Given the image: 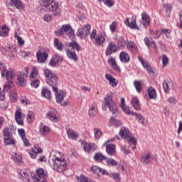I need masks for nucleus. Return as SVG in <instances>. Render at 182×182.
I'll use <instances>...</instances> for the list:
<instances>
[{"mask_svg":"<svg viewBox=\"0 0 182 182\" xmlns=\"http://www.w3.org/2000/svg\"><path fill=\"white\" fill-rule=\"evenodd\" d=\"M105 102L102 104V110L109 109V112L112 114V117L109 119V123L114 124L115 127H119V126H122V122L119 119H116V116L119 114V112L117 111V106H116V102L113 101V98H112V95H107L104 98Z\"/></svg>","mask_w":182,"mask_h":182,"instance_id":"1","label":"nucleus"},{"mask_svg":"<svg viewBox=\"0 0 182 182\" xmlns=\"http://www.w3.org/2000/svg\"><path fill=\"white\" fill-rule=\"evenodd\" d=\"M53 154L50 156L48 161L49 164L52 166L53 170L58 173H63L68 168V161L65 159V156L60 152L53 151Z\"/></svg>","mask_w":182,"mask_h":182,"instance_id":"2","label":"nucleus"},{"mask_svg":"<svg viewBox=\"0 0 182 182\" xmlns=\"http://www.w3.org/2000/svg\"><path fill=\"white\" fill-rule=\"evenodd\" d=\"M43 72L47 85H49V86L52 87L53 90H57L58 75H56V74L53 73V72L48 68H43Z\"/></svg>","mask_w":182,"mask_h":182,"instance_id":"3","label":"nucleus"},{"mask_svg":"<svg viewBox=\"0 0 182 182\" xmlns=\"http://www.w3.org/2000/svg\"><path fill=\"white\" fill-rule=\"evenodd\" d=\"M68 48L65 50V53L67 55V58L70 59L71 60H74V62H77L79 59L77 58V55H76V52L75 49L79 52L81 50L80 46L77 44V43L74 41L68 43Z\"/></svg>","mask_w":182,"mask_h":182,"instance_id":"4","label":"nucleus"},{"mask_svg":"<svg viewBox=\"0 0 182 182\" xmlns=\"http://www.w3.org/2000/svg\"><path fill=\"white\" fill-rule=\"evenodd\" d=\"M119 136L121 138L127 140L128 144H129V147L132 148V150L136 149L137 140L136 139L135 137L132 136V134H130L129 128L122 127L119 130Z\"/></svg>","mask_w":182,"mask_h":182,"instance_id":"5","label":"nucleus"},{"mask_svg":"<svg viewBox=\"0 0 182 182\" xmlns=\"http://www.w3.org/2000/svg\"><path fill=\"white\" fill-rule=\"evenodd\" d=\"M43 9L45 12H53V15L58 18L60 17V15H62V9H60V4L58 2L43 5Z\"/></svg>","mask_w":182,"mask_h":182,"instance_id":"6","label":"nucleus"},{"mask_svg":"<svg viewBox=\"0 0 182 182\" xmlns=\"http://www.w3.org/2000/svg\"><path fill=\"white\" fill-rule=\"evenodd\" d=\"M56 35L58 36H61V35H67L70 39H75L76 38V36L75 35V31H73V29L70 26V25H63L61 28L55 32Z\"/></svg>","mask_w":182,"mask_h":182,"instance_id":"7","label":"nucleus"},{"mask_svg":"<svg viewBox=\"0 0 182 182\" xmlns=\"http://www.w3.org/2000/svg\"><path fill=\"white\" fill-rule=\"evenodd\" d=\"M0 72L2 77H6V82H14V70L12 68L6 69V65L0 61Z\"/></svg>","mask_w":182,"mask_h":182,"instance_id":"8","label":"nucleus"},{"mask_svg":"<svg viewBox=\"0 0 182 182\" xmlns=\"http://www.w3.org/2000/svg\"><path fill=\"white\" fill-rule=\"evenodd\" d=\"M53 92H54V93L55 95V100H56L57 103H60L61 106H63L64 107L68 106V101L63 102V99H65V97H66V92H65L63 90L58 91V88L55 90H53Z\"/></svg>","mask_w":182,"mask_h":182,"instance_id":"9","label":"nucleus"},{"mask_svg":"<svg viewBox=\"0 0 182 182\" xmlns=\"http://www.w3.org/2000/svg\"><path fill=\"white\" fill-rule=\"evenodd\" d=\"M14 87V81H6L4 85L3 89H0V100L4 102L5 100V92H9Z\"/></svg>","mask_w":182,"mask_h":182,"instance_id":"10","label":"nucleus"},{"mask_svg":"<svg viewBox=\"0 0 182 182\" xmlns=\"http://www.w3.org/2000/svg\"><path fill=\"white\" fill-rule=\"evenodd\" d=\"M27 79L28 73L21 72L18 75H17V85L21 87L26 86Z\"/></svg>","mask_w":182,"mask_h":182,"instance_id":"11","label":"nucleus"},{"mask_svg":"<svg viewBox=\"0 0 182 182\" xmlns=\"http://www.w3.org/2000/svg\"><path fill=\"white\" fill-rule=\"evenodd\" d=\"M119 48L116 44L113 42H109L105 50L106 56H110L112 53H115L117 50H118Z\"/></svg>","mask_w":182,"mask_h":182,"instance_id":"12","label":"nucleus"},{"mask_svg":"<svg viewBox=\"0 0 182 182\" xmlns=\"http://www.w3.org/2000/svg\"><path fill=\"white\" fill-rule=\"evenodd\" d=\"M46 117L48 119V120H50L51 122H58L59 120V117H58V112H56V109L52 108L50 109L46 114Z\"/></svg>","mask_w":182,"mask_h":182,"instance_id":"13","label":"nucleus"},{"mask_svg":"<svg viewBox=\"0 0 182 182\" xmlns=\"http://www.w3.org/2000/svg\"><path fill=\"white\" fill-rule=\"evenodd\" d=\"M48 56L49 55H48V53H46V51H43V52L41 50L37 51L36 53L37 62L38 63H45Z\"/></svg>","mask_w":182,"mask_h":182,"instance_id":"14","label":"nucleus"},{"mask_svg":"<svg viewBox=\"0 0 182 182\" xmlns=\"http://www.w3.org/2000/svg\"><path fill=\"white\" fill-rule=\"evenodd\" d=\"M141 163L144 166H149L151 163V155L149 152H145L141 154Z\"/></svg>","mask_w":182,"mask_h":182,"instance_id":"15","label":"nucleus"},{"mask_svg":"<svg viewBox=\"0 0 182 182\" xmlns=\"http://www.w3.org/2000/svg\"><path fill=\"white\" fill-rule=\"evenodd\" d=\"M138 59L139 62H141L144 69H146V70L149 73H154V71H153V68H151V65H150V63H149V61L144 60V58H143V57L141 56H139Z\"/></svg>","mask_w":182,"mask_h":182,"instance_id":"16","label":"nucleus"},{"mask_svg":"<svg viewBox=\"0 0 182 182\" xmlns=\"http://www.w3.org/2000/svg\"><path fill=\"white\" fill-rule=\"evenodd\" d=\"M125 25H127L129 28L131 29H136L137 31H139L140 28H139V26H137V24H136V18L134 16L132 17L131 21L129 19V18H126L124 21Z\"/></svg>","mask_w":182,"mask_h":182,"instance_id":"17","label":"nucleus"},{"mask_svg":"<svg viewBox=\"0 0 182 182\" xmlns=\"http://www.w3.org/2000/svg\"><path fill=\"white\" fill-rule=\"evenodd\" d=\"M17 131H18V135L20 136V137L21 138V140L23 141L24 146L26 147H29L30 144H29V141L26 138V134L25 132V129H17Z\"/></svg>","mask_w":182,"mask_h":182,"instance_id":"18","label":"nucleus"},{"mask_svg":"<svg viewBox=\"0 0 182 182\" xmlns=\"http://www.w3.org/2000/svg\"><path fill=\"white\" fill-rule=\"evenodd\" d=\"M95 45L97 46H103L105 43L106 42V34L105 33H100L95 37Z\"/></svg>","mask_w":182,"mask_h":182,"instance_id":"19","label":"nucleus"},{"mask_svg":"<svg viewBox=\"0 0 182 182\" xmlns=\"http://www.w3.org/2000/svg\"><path fill=\"white\" fill-rule=\"evenodd\" d=\"M62 60V57L59 56L58 55H54L50 60L49 65L53 68H56L58 63H61Z\"/></svg>","mask_w":182,"mask_h":182,"instance_id":"20","label":"nucleus"},{"mask_svg":"<svg viewBox=\"0 0 182 182\" xmlns=\"http://www.w3.org/2000/svg\"><path fill=\"white\" fill-rule=\"evenodd\" d=\"M88 114L90 117H95L97 114V104L92 102L88 109Z\"/></svg>","mask_w":182,"mask_h":182,"instance_id":"21","label":"nucleus"},{"mask_svg":"<svg viewBox=\"0 0 182 182\" xmlns=\"http://www.w3.org/2000/svg\"><path fill=\"white\" fill-rule=\"evenodd\" d=\"M36 178L37 181L46 182V175L43 172V169L40 168L36 171Z\"/></svg>","mask_w":182,"mask_h":182,"instance_id":"22","label":"nucleus"},{"mask_svg":"<svg viewBox=\"0 0 182 182\" xmlns=\"http://www.w3.org/2000/svg\"><path fill=\"white\" fill-rule=\"evenodd\" d=\"M150 16L147 14L146 12H143L141 14V23L145 27L147 28L150 25Z\"/></svg>","mask_w":182,"mask_h":182,"instance_id":"23","label":"nucleus"},{"mask_svg":"<svg viewBox=\"0 0 182 182\" xmlns=\"http://www.w3.org/2000/svg\"><path fill=\"white\" fill-rule=\"evenodd\" d=\"M23 117H25V115L22 114V112L20 109H17L15 112V119L16 123L20 126H23Z\"/></svg>","mask_w":182,"mask_h":182,"instance_id":"24","label":"nucleus"},{"mask_svg":"<svg viewBox=\"0 0 182 182\" xmlns=\"http://www.w3.org/2000/svg\"><path fill=\"white\" fill-rule=\"evenodd\" d=\"M90 173L95 178H99L100 177V168L97 166H91Z\"/></svg>","mask_w":182,"mask_h":182,"instance_id":"25","label":"nucleus"},{"mask_svg":"<svg viewBox=\"0 0 182 182\" xmlns=\"http://www.w3.org/2000/svg\"><path fill=\"white\" fill-rule=\"evenodd\" d=\"M105 79L108 80L109 85H110L112 87H116L119 84V81H117L116 78L113 77V76L110 75V74H106Z\"/></svg>","mask_w":182,"mask_h":182,"instance_id":"26","label":"nucleus"},{"mask_svg":"<svg viewBox=\"0 0 182 182\" xmlns=\"http://www.w3.org/2000/svg\"><path fill=\"white\" fill-rule=\"evenodd\" d=\"M11 3L18 11H23L25 9V5H23L21 0H11Z\"/></svg>","mask_w":182,"mask_h":182,"instance_id":"27","label":"nucleus"},{"mask_svg":"<svg viewBox=\"0 0 182 182\" xmlns=\"http://www.w3.org/2000/svg\"><path fill=\"white\" fill-rule=\"evenodd\" d=\"M18 177L21 180H23V182H29L31 180V176L28 175V172L25 170H21L18 173Z\"/></svg>","mask_w":182,"mask_h":182,"instance_id":"28","label":"nucleus"},{"mask_svg":"<svg viewBox=\"0 0 182 182\" xmlns=\"http://www.w3.org/2000/svg\"><path fill=\"white\" fill-rule=\"evenodd\" d=\"M38 153H42V149L38 146H34V147L30 151L29 155L31 156V159H36Z\"/></svg>","mask_w":182,"mask_h":182,"instance_id":"29","label":"nucleus"},{"mask_svg":"<svg viewBox=\"0 0 182 182\" xmlns=\"http://www.w3.org/2000/svg\"><path fill=\"white\" fill-rule=\"evenodd\" d=\"M14 130H15V128L12 125L9 126V128H5L3 130L4 139L12 137V132H14Z\"/></svg>","mask_w":182,"mask_h":182,"instance_id":"30","label":"nucleus"},{"mask_svg":"<svg viewBox=\"0 0 182 182\" xmlns=\"http://www.w3.org/2000/svg\"><path fill=\"white\" fill-rule=\"evenodd\" d=\"M108 63L114 70L120 72V67L117 66V64L116 63V58L110 57L108 60Z\"/></svg>","mask_w":182,"mask_h":182,"instance_id":"31","label":"nucleus"},{"mask_svg":"<svg viewBox=\"0 0 182 182\" xmlns=\"http://www.w3.org/2000/svg\"><path fill=\"white\" fill-rule=\"evenodd\" d=\"M67 136L71 140H77V138L79 137V135L77 134V133H76L75 131H73L71 129H67Z\"/></svg>","mask_w":182,"mask_h":182,"instance_id":"32","label":"nucleus"},{"mask_svg":"<svg viewBox=\"0 0 182 182\" xmlns=\"http://www.w3.org/2000/svg\"><path fill=\"white\" fill-rule=\"evenodd\" d=\"M106 152L108 156H114L116 154V148L113 144H107Z\"/></svg>","mask_w":182,"mask_h":182,"instance_id":"33","label":"nucleus"},{"mask_svg":"<svg viewBox=\"0 0 182 182\" xmlns=\"http://www.w3.org/2000/svg\"><path fill=\"white\" fill-rule=\"evenodd\" d=\"M81 146L82 147H83L85 151H87V153H90L91 151H93V150H95V147H93V146L85 141H82L81 143Z\"/></svg>","mask_w":182,"mask_h":182,"instance_id":"34","label":"nucleus"},{"mask_svg":"<svg viewBox=\"0 0 182 182\" xmlns=\"http://www.w3.org/2000/svg\"><path fill=\"white\" fill-rule=\"evenodd\" d=\"M132 116H135L136 117V120L141 123V124L146 125V123H147V120H146V118L143 117V115L137 113L132 114Z\"/></svg>","mask_w":182,"mask_h":182,"instance_id":"35","label":"nucleus"},{"mask_svg":"<svg viewBox=\"0 0 182 182\" xmlns=\"http://www.w3.org/2000/svg\"><path fill=\"white\" fill-rule=\"evenodd\" d=\"M54 47L56 48L57 50L62 52L63 50V44L58 38H54Z\"/></svg>","mask_w":182,"mask_h":182,"instance_id":"36","label":"nucleus"},{"mask_svg":"<svg viewBox=\"0 0 182 182\" xmlns=\"http://www.w3.org/2000/svg\"><path fill=\"white\" fill-rule=\"evenodd\" d=\"M148 97L149 99H156L157 97L156 89H154L153 87H150L148 89Z\"/></svg>","mask_w":182,"mask_h":182,"instance_id":"37","label":"nucleus"},{"mask_svg":"<svg viewBox=\"0 0 182 182\" xmlns=\"http://www.w3.org/2000/svg\"><path fill=\"white\" fill-rule=\"evenodd\" d=\"M11 159L14 160L16 164L19 165L22 163V156L19 155V154H13L11 156Z\"/></svg>","mask_w":182,"mask_h":182,"instance_id":"38","label":"nucleus"},{"mask_svg":"<svg viewBox=\"0 0 182 182\" xmlns=\"http://www.w3.org/2000/svg\"><path fill=\"white\" fill-rule=\"evenodd\" d=\"M119 59L121 62H123L124 63H127V62L130 60V57L125 52H122L119 54Z\"/></svg>","mask_w":182,"mask_h":182,"instance_id":"39","label":"nucleus"},{"mask_svg":"<svg viewBox=\"0 0 182 182\" xmlns=\"http://www.w3.org/2000/svg\"><path fill=\"white\" fill-rule=\"evenodd\" d=\"M93 159L95 161H103V160H106L107 157L102 155V153L98 152L94 155Z\"/></svg>","mask_w":182,"mask_h":182,"instance_id":"40","label":"nucleus"},{"mask_svg":"<svg viewBox=\"0 0 182 182\" xmlns=\"http://www.w3.org/2000/svg\"><path fill=\"white\" fill-rule=\"evenodd\" d=\"M8 33H9V29L7 26H2L0 27V36H8Z\"/></svg>","mask_w":182,"mask_h":182,"instance_id":"41","label":"nucleus"},{"mask_svg":"<svg viewBox=\"0 0 182 182\" xmlns=\"http://www.w3.org/2000/svg\"><path fill=\"white\" fill-rule=\"evenodd\" d=\"M41 96L43 97H46V99H50V91H49V90H48L46 87H43L41 91Z\"/></svg>","mask_w":182,"mask_h":182,"instance_id":"42","label":"nucleus"},{"mask_svg":"<svg viewBox=\"0 0 182 182\" xmlns=\"http://www.w3.org/2000/svg\"><path fill=\"white\" fill-rule=\"evenodd\" d=\"M132 106L135 110H141L140 107V102H139V100L136 97H134L132 101Z\"/></svg>","mask_w":182,"mask_h":182,"instance_id":"43","label":"nucleus"},{"mask_svg":"<svg viewBox=\"0 0 182 182\" xmlns=\"http://www.w3.org/2000/svg\"><path fill=\"white\" fill-rule=\"evenodd\" d=\"M145 45L148 46V48H156V43L153 41H150V38L149 37H146L144 38Z\"/></svg>","mask_w":182,"mask_h":182,"instance_id":"44","label":"nucleus"},{"mask_svg":"<svg viewBox=\"0 0 182 182\" xmlns=\"http://www.w3.org/2000/svg\"><path fill=\"white\" fill-rule=\"evenodd\" d=\"M49 132H50V129L47 126H43L40 128V133L43 136H48V134H49Z\"/></svg>","mask_w":182,"mask_h":182,"instance_id":"45","label":"nucleus"},{"mask_svg":"<svg viewBox=\"0 0 182 182\" xmlns=\"http://www.w3.org/2000/svg\"><path fill=\"white\" fill-rule=\"evenodd\" d=\"M171 33V29L163 28L161 31L160 35H163L164 36H166V38H170Z\"/></svg>","mask_w":182,"mask_h":182,"instance_id":"46","label":"nucleus"},{"mask_svg":"<svg viewBox=\"0 0 182 182\" xmlns=\"http://www.w3.org/2000/svg\"><path fill=\"white\" fill-rule=\"evenodd\" d=\"M105 163L108 164V166H112V167H114L115 166H117L118 163L116 160L110 158H107L105 159Z\"/></svg>","mask_w":182,"mask_h":182,"instance_id":"47","label":"nucleus"},{"mask_svg":"<svg viewBox=\"0 0 182 182\" xmlns=\"http://www.w3.org/2000/svg\"><path fill=\"white\" fill-rule=\"evenodd\" d=\"M134 86L138 93L141 92V81L134 80Z\"/></svg>","mask_w":182,"mask_h":182,"instance_id":"48","label":"nucleus"},{"mask_svg":"<svg viewBox=\"0 0 182 182\" xmlns=\"http://www.w3.org/2000/svg\"><path fill=\"white\" fill-rule=\"evenodd\" d=\"M94 136L95 140H99L100 137H102V130L99 128H95L94 129Z\"/></svg>","mask_w":182,"mask_h":182,"instance_id":"49","label":"nucleus"},{"mask_svg":"<svg viewBox=\"0 0 182 182\" xmlns=\"http://www.w3.org/2000/svg\"><path fill=\"white\" fill-rule=\"evenodd\" d=\"M127 49H129V50H130L133 53H136V52L137 50L136 46H134V44H133V43H127Z\"/></svg>","mask_w":182,"mask_h":182,"instance_id":"50","label":"nucleus"},{"mask_svg":"<svg viewBox=\"0 0 182 182\" xmlns=\"http://www.w3.org/2000/svg\"><path fill=\"white\" fill-rule=\"evenodd\" d=\"M4 145L9 146L11 144H15V141L12 139V136L9 138H4Z\"/></svg>","mask_w":182,"mask_h":182,"instance_id":"51","label":"nucleus"},{"mask_svg":"<svg viewBox=\"0 0 182 182\" xmlns=\"http://www.w3.org/2000/svg\"><path fill=\"white\" fill-rule=\"evenodd\" d=\"M130 149H132V146H130V144H129L128 146L126 145H123L122 146V151H123L124 154H130V153H132Z\"/></svg>","mask_w":182,"mask_h":182,"instance_id":"52","label":"nucleus"},{"mask_svg":"<svg viewBox=\"0 0 182 182\" xmlns=\"http://www.w3.org/2000/svg\"><path fill=\"white\" fill-rule=\"evenodd\" d=\"M83 31H84V36H85V38L87 36H89V34L90 33V24H87L85 25L83 28H82Z\"/></svg>","mask_w":182,"mask_h":182,"instance_id":"53","label":"nucleus"},{"mask_svg":"<svg viewBox=\"0 0 182 182\" xmlns=\"http://www.w3.org/2000/svg\"><path fill=\"white\" fill-rule=\"evenodd\" d=\"M109 177L111 178H113V180H114V181H120V173H109Z\"/></svg>","mask_w":182,"mask_h":182,"instance_id":"54","label":"nucleus"},{"mask_svg":"<svg viewBox=\"0 0 182 182\" xmlns=\"http://www.w3.org/2000/svg\"><path fill=\"white\" fill-rule=\"evenodd\" d=\"M16 97H18V94L16 90H13L10 93V100H11V102L15 103V102H16Z\"/></svg>","mask_w":182,"mask_h":182,"instance_id":"55","label":"nucleus"},{"mask_svg":"<svg viewBox=\"0 0 182 182\" xmlns=\"http://www.w3.org/2000/svg\"><path fill=\"white\" fill-rule=\"evenodd\" d=\"M77 36H80L81 39H86V37L85 36L84 31L82 28H80L77 30L76 33Z\"/></svg>","mask_w":182,"mask_h":182,"instance_id":"56","label":"nucleus"},{"mask_svg":"<svg viewBox=\"0 0 182 182\" xmlns=\"http://www.w3.org/2000/svg\"><path fill=\"white\" fill-rule=\"evenodd\" d=\"M121 109L123 110V112H124V113L126 114H131L132 116H133V114L135 113V112L130 111V108H129V107H127L126 105L124 107H121Z\"/></svg>","mask_w":182,"mask_h":182,"instance_id":"57","label":"nucleus"},{"mask_svg":"<svg viewBox=\"0 0 182 182\" xmlns=\"http://www.w3.org/2000/svg\"><path fill=\"white\" fill-rule=\"evenodd\" d=\"M118 45L120 48H123V47L126 46V40H124V37L119 38Z\"/></svg>","mask_w":182,"mask_h":182,"instance_id":"58","label":"nucleus"},{"mask_svg":"<svg viewBox=\"0 0 182 182\" xmlns=\"http://www.w3.org/2000/svg\"><path fill=\"white\" fill-rule=\"evenodd\" d=\"M4 50L9 53H12L13 52H15V50H16V48L11 45H8L4 48Z\"/></svg>","mask_w":182,"mask_h":182,"instance_id":"59","label":"nucleus"},{"mask_svg":"<svg viewBox=\"0 0 182 182\" xmlns=\"http://www.w3.org/2000/svg\"><path fill=\"white\" fill-rule=\"evenodd\" d=\"M168 63V58L166 54L162 55V66L163 68H165V66H167V64Z\"/></svg>","mask_w":182,"mask_h":182,"instance_id":"60","label":"nucleus"},{"mask_svg":"<svg viewBox=\"0 0 182 182\" xmlns=\"http://www.w3.org/2000/svg\"><path fill=\"white\" fill-rule=\"evenodd\" d=\"M39 85H41V82L38 80H31V86H32V87L36 89L39 87Z\"/></svg>","mask_w":182,"mask_h":182,"instance_id":"61","label":"nucleus"},{"mask_svg":"<svg viewBox=\"0 0 182 182\" xmlns=\"http://www.w3.org/2000/svg\"><path fill=\"white\" fill-rule=\"evenodd\" d=\"M15 38L17 40L19 46H23V45L25 44V41H23V39H22L21 36L16 34L15 35Z\"/></svg>","mask_w":182,"mask_h":182,"instance_id":"62","label":"nucleus"},{"mask_svg":"<svg viewBox=\"0 0 182 182\" xmlns=\"http://www.w3.org/2000/svg\"><path fill=\"white\" fill-rule=\"evenodd\" d=\"M103 2L105 4V5H106L109 8H111V6H113L114 5V0H103Z\"/></svg>","mask_w":182,"mask_h":182,"instance_id":"63","label":"nucleus"},{"mask_svg":"<svg viewBox=\"0 0 182 182\" xmlns=\"http://www.w3.org/2000/svg\"><path fill=\"white\" fill-rule=\"evenodd\" d=\"M117 26V23H116V21L112 22L109 26L110 31L112 32H116Z\"/></svg>","mask_w":182,"mask_h":182,"instance_id":"64","label":"nucleus"}]
</instances>
